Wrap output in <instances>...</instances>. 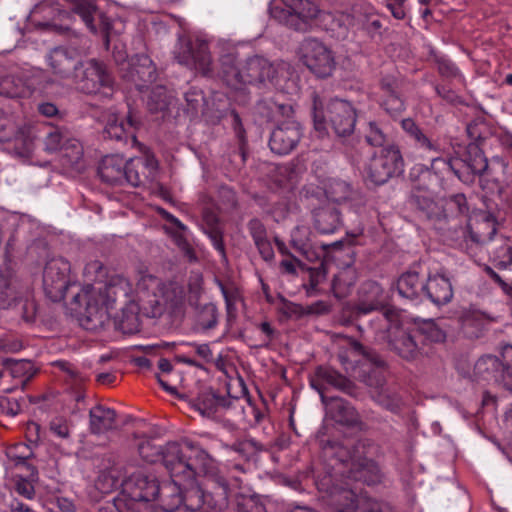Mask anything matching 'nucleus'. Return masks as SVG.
Instances as JSON below:
<instances>
[{"label":"nucleus","instance_id":"nucleus-1","mask_svg":"<svg viewBox=\"0 0 512 512\" xmlns=\"http://www.w3.org/2000/svg\"><path fill=\"white\" fill-rule=\"evenodd\" d=\"M322 449L324 456L335 462L331 464L335 474H340L349 481L363 482L367 485L379 481V467L364 455L365 445L362 442L327 441Z\"/></svg>","mask_w":512,"mask_h":512},{"label":"nucleus","instance_id":"nucleus-2","mask_svg":"<svg viewBox=\"0 0 512 512\" xmlns=\"http://www.w3.org/2000/svg\"><path fill=\"white\" fill-rule=\"evenodd\" d=\"M285 66V63H274L259 55L238 63L234 53H227L220 58V75L226 85L234 89L246 84L269 83L276 86Z\"/></svg>","mask_w":512,"mask_h":512},{"label":"nucleus","instance_id":"nucleus-3","mask_svg":"<svg viewBox=\"0 0 512 512\" xmlns=\"http://www.w3.org/2000/svg\"><path fill=\"white\" fill-rule=\"evenodd\" d=\"M161 279L143 273L140 275L136 292L138 301H126L121 313L114 318V326L123 334H134L140 329L139 313L149 318H157L163 314V305L155 293L159 290Z\"/></svg>","mask_w":512,"mask_h":512},{"label":"nucleus","instance_id":"nucleus-4","mask_svg":"<svg viewBox=\"0 0 512 512\" xmlns=\"http://www.w3.org/2000/svg\"><path fill=\"white\" fill-rule=\"evenodd\" d=\"M439 174L442 172H453L462 182H472L475 176L493 175V168L489 166L488 159L477 142L467 145L466 151L461 160H445L442 157H434L430 167L418 164L410 172L411 178L430 176L431 172Z\"/></svg>","mask_w":512,"mask_h":512},{"label":"nucleus","instance_id":"nucleus-5","mask_svg":"<svg viewBox=\"0 0 512 512\" xmlns=\"http://www.w3.org/2000/svg\"><path fill=\"white\" fill-rule=\"evenodd\" d=\"M312 100L313 123L317 131L326 132L329 124L339 137H346L354 132L357 114L350 102L333 98L324 103L315 93Z\"/></svg>","mask_w":512,"mask_h":512},{"label":"nucleus","instance_id":"nucleus-6","mask_svg":"<svg viewBox=\"0 0 512 512\" xmlns=\"http://www.w3.org/2000/svg\"><path fill=\"white\" fill-rule=\"evenodd\" d=\"M439 220L435 228L458 248H468L466 216L469 212L467 198L462 193L453 194L439 204Z\"/></svg>","mask_w":512,"mask_h":512},{"label":"nucleus","instance_id":"nucleus-7","mask_svg":"<svg viewBox=\"0 0 512 512\" xmlns=\"http://www.w3.org/2000/svg\"><path fill=\"white\" fill-rule=\"evenodd\" d=\"M397 318V313L393 309H386L377 317L380 323L376 330H387L388 346L390 350L406 361H414L422 356L429 354V349L425 343L420 342L415 329L405 330L398 326H393Z\"/></svg>","mask_w":512,"mask_h":512},{"label":"nucleus","instance_id":"nucleus-8","mask_svg":"<svg viewBox=\"0 0 512 512\" xmlns=\"http://www.w3.org/2000/svg\"><path fill=\"white\" fill-rule=\"evenodd\" d=\"M205 487L196 484L195 478L184 481L182 499L188 512H223L228 507V485L210 484L205 480Z\"/></svg>","mask_w":512,"mask_h":512},{"label":"nucleus","instance_id":"nucleus-9","mask_svg":"<svg viewBox=\"0 0 512 512\" xmlns=\"http://www.w3.org/2000/svg\"><path fill=\"white\" fill-rule=\"evenodd\" d=\"M474 376L512 392V345H505L501 357L481 356L474 364Z\"/></svg>","mask_w":512,"mask_h":512},{"label":"nucleus","instance_id":"nucleus-10","mask_svg":"<svg viewBox=\"0 0 512 512\" xmlns=\"http://www.w3.org/2000/svg\"><path fill=\"white\" fill-rule=\"evenodd\" d=\"M283 7L271 8V15L280 23L296 30L305 31L322 10L313 0H281Z\"/></svg>","mask_w":512,"mask_h":512},{"label":"nucleus","instance_id":"nucleus-11","mask_svg":"<svg viewBox=\"0 0 512 512\" xmlns=\"http://www.w3.org/2000/svg\"><path fill=\"white\" fill-rule=\"evenodd\" d=\"M404 171V160L396 145L383 147L373 154L367 166L368 178L376 185H382Z\"/></svg>","mask_w":512,"mask_h":512},{"label":"nucleus","instance_id":"nucleus-12","mask_svg":"<svg viewBox=\"0 0 512 512\" xmlns=\"http://www.w3.org/2000/svg\"><path fill=\"white\" fill-rule=\"evenodd\" d=\"M73 82L85 94H96L102 89L112 90L114 78L107 65L95 58L81 61Z\"/></svg>","mask_w":512,"mask_h":512},{"label":"nucleus","instance_id":"nucleus-13","mask_svg":"<svg viewBox=\"0 0 512 512\" xmlns=\"http://www.w3.org/2000/svg\"><path fill=\"white\" fill-rule=\"evenodd\" d=\"M73 303L81 306L85 303L84 311L80 312V324L88 331H98L109 321V307L90 286L73 296Z\"/></svg>","mask_w":512,"mask_h":512},{"label":"nucleus","instance_id":"nucleus-14","mask_svg":"<svg viewBox=\"0 0 512 512\" xmlns=\"http://www.w3.org/2000/svg\"><path fill=\"white\" fill-rule=\"evenodd\" d=\"M301 59L305 66L319 78L332 74L335 61L331 51L320 41L306 38L300 46Z\"/></svg>","mask_w":512,"mask_h":512},{"label":"nucleus","instance_id":"nucleus-15","mask_svg":"<svg viewBox=\"0 0 512 512\" xmlns=\"http://www.w3.org/2000/svg\"><path fill=\"white\" fill-rule=\"evenodd\" d=\"M70 264L63 258L47 261L43 271V287L49 299L59 302L66 296L69 281Z\"/></svg>","mask_w":512,"mask_h":512},{"label":"nucleus","instance_id":"nucleus-16","mask_svg":"<svg viewBox=\"0 0 512 512\" xmlns=\"http://www.w3.org/2000/svg\"><path fill=\"white\" fill-rule=\"evenodd\" d=\"M174 53L178 63L194 69L204 76L212 74V60L206 42L199 40L182 42Z\"/></svg>","mask_w":512,"mask_h":512},{"label":"nucleus","instance_id":"nucleus-17","mask_svg":"<svg viewBox=\"0 0 512 512\" xmlns=\"http://www.w3.org/2000/svg\"><path fill=\"white\" fill-rule=\"evenodd\" d=\"M161 460L172 479L190 481L195 478V466L187 457L186 441L168 443Z\"/></svg>","mask_w":512,"mask_h":512},{"label":"nucleus","instance_id":"nucleus-18","mask_svg":"<svg viewBox=\"0 0 512 512\" xmlns=\"http://www.w3.org/2000/svg\"><path fill=\"white\" fill-rule=\"evenodd\" d=\"M303 136V128L296 120H283L272 130L269 138L270 150L277 155L291 153Z\"/></svg>","mask_w":512,"mask_h":512},{"label":"nucleus","instance_id":"nucleus-19","mask_svg":"<svg viewBox=\"0 0 512 512\" xmlns=\"http://www.w3.org/2000/svg\"><path fill=\"white\" fill-rule=\"evenodd\" d=\"M71 12L78 15L92 32L101 31L104 33V44L109 49V31L112 28L110 19L102 13L91 0H72Z\"/></svg>","mask_w":512,"mask_h":512},{"label":"nucleus","instance_id":"nucleus-20","mask_svg":"<svg viewBox=\"0 0 512 512\" xmlns=\"http://www.w3.org/2000/svg\"><path fill=\"white\" fill-rule=\"evenodd\" d=\"M140 124L141 122L131 112L125 118L117 114H110L103 129V137L122 142L125 145L130 144L132 147H142L136 137V130Z\"/></svg>","mask_w":512,"mask_h":512},{"label":"nucleus","instance_id":"nucleus-21","mask_svg":"<svg viewBox=\"0 0 512 512\" xmlns=\"http://www.w3.org/2000/svg\"><path fill=\"white\" fill-rule=\"evenodd\" d=\"M313 388L320 394L321 402L325 406L326 414L335 422L356 427L361 424V417L356 409L345 399L337 396H327L323 393V387L313 382Z\"/></svg>","mask_w":512,"mask_h":512},{"label":"nucleus","instance_id":"nucleus-22","mask_svg":"<svg viewBox=\"0 0 512 512\" xmlns=\"http://www.w3.org/2000/svg\"><path fill=\"white\" fill-rule=\"evenodd\" d=\"M406 138L417 150L434 157H440L442 147L438 139L433 138L425 129L412 118H404L400 122Z\"/></svg>","mask_w":512,"mask_h":512},{"label":"nucleus","instance_id":"nucleus-23","mask_svg":"<svg viewBox=\"0 0 512 512\" xmlns=\"http://www.w3.org/2000/svg\"><path fill=\"white\" fill-rule=\"evenodd\" d=\"M186 446L187 457L195 466V474L197 470H200L204 473L205 480L209 481L210 484H227L224 475L216 467L215 459L207 451L192 441H186Z\"/></svg>","mask_w":512,"mask_h":512},{"label":"nucleus","instance_id":"nucleus-24","mask_svg":"<svg viewBox=\"0 0 512 512\" xmlns=\"http://www.w3.org/2000/svg\"><path fill=\"white\" fill-rule=\"evenodd\" d=\"M387 304V295L384 289L375 281H365L359 290V299L354 307L356 317L381 310Z\"/></svg>","mask_w":512,"mask_h":512},{"label":"nucleus","instance_id":"nucleus-25","mask_svg":"<svg viewBox=\"0 0 512 512\" xmlns=\"http://www.w3.org/2000/svg\"><path fill=\"white\" fill-rule=\"evenodd\" d=\"M338 358L347 372L353 370L354 365L359 363L361 358L376 367L385 365V361L375 350L363 346L354 339H350L347 345L340 350Z\"/></svg>","mask_w":512,"mask_h":512},{"label":"nucleus","instance_id":"nucleus-26","mask_svg":"<svg viewBox=\"0 0 512 512\" xmlns=\"http://www.w3.org/2000/svg\"><path fill=\"white\" fill-rule=\"evenodd\" d=\"M81 61L76 50L64 47H56L48 55L49 66L61 79L73 80Z\"/></svg>","mask_w":512,"mask_h":512},{"label":"nucleus","instance_id":"nucleus-27","mask_svg":"<svg viewBox=\"0 0 512 512\" xmlns=\"http://www.w3.org/2000/svg\"><path fill=\"white\" fill-rule=\"evenodd\" d=\"M123 487L133 497L141 499L146 505L148 502L157 499L159 490V481L153 475L135 473L131 475L123 484Z\"/></svg>","mask_w":512,"mask_h":512},{"label":"nucleus","instance_id":"nucleus-28","mask_svg":"<svg viewBox=\"0 0 512 512\" xmlns=\"http://www.w3.org/2000/svg\"><path fill=\"white\" fill-rule=\"evenodd\" d=\"M159 301L175 317H182L185 313V289L177 282L164 283L161 280L159 290L155 293Z\"/></svg>","mask_w":512,"mask_h":512},{"label":"nucleus","instance_id":"nucleus-29","mask_svg":"<svg viewBox=\"0 0 512 512\" xmlns=\"http://www.w3.org/2000/svg\"><path fill=\"white\" fill-rule=\"evenodd\" d=\"M424 296L437 306L449 303L453 298L450 279L444 273L429 275L425 282Z\"/></svg>","mask_w":512,"mask_h":512},{"label":"nucleus","instance_id":"nucleus-30","mask_svg":"<svg viewBox=\"0 0 512 512\" xmlns=\"http://www.w3.org/2000/svg\"><path fill=\"white\" fill-rule=\"evenodd\" d=\"M313 382L323 387V393L326 392V386L334 387L348 395H353L355 390L354 383L344 375L331 367L319 366L315 371V377L311 379V387Z\"/></svg>","mask_w":512,"mask_h":512},{"label":"nucleus","instance_id":"nucleus-31","mask_svg":"<svg viewBox=\"0 0 512 512\" xmlns=\"http://www.w3.org/2000/svg\"><path fill=\"white\" fill-rule=\"evenodd\" d=\"M40 130L36 126L23 125L16 128V131L8 144L14 154L21 158L31 157L35 149V139Z\"/></svg>","mask_w":512,"mask_h":512},{"label":"nucleus","instance_id":"nucleus-32","mask_svg":"<svg viewBox=\"0 0 512 512\" xmlns=\"http://www.w3.org/2000/svg\"><path fill=\"white\" fill-rule=\"evenodd\" d=\"M20 284L8 263L0 265V308H9L20 297Z\"/></svg>","mask_w":512,"mask_h":512},{"label":"nucleus","instance_id":"nucleus-33","mask_svg":"<svg viewBox=\"0 0 512 512\" xmlns=\"http://www.w3.org/2000/svg\"><path fill=\"white\" fill-rule=\"evenodd\" d=\"M396 290L400 297L411 302H418L424 296L425 282L418 272L407 271L396 281Z\"/></svg>","mask_w":512,"mask_h":512},{"label":"nucleus","instance_id":"nucleus-34","mask_svg":"<svg viewBox=\"0 0 512 512\" xmlns=\"http://www.w3.org/2000/svg\"><path fill=\"white\" fill-rule=\"evenodd\" d=\"M128 66V71L124 77L133 82L137 88L142 89L155 81L156 70L149 57H138L136 62L133 61L129 63Z\"/></svg>","mask_w":512,"mask_h":512},{"label":"nucleus","instance_id":"nucleus-35","mask_svg":"<svg viewBox=\"0 0 512 512\" xmlns=\"http://www.w3.org/2000/svg\"><path fill=\"white\" fill-rule=\"evenodd\" d=\"M496 221L491 215H485L481 221L477 222L476 228L467 227V245L463 250H470L474 246H482L491 242L496 235Z\"/></svg>","mask_w":512,"mask_h":512},{"label":"nucleus","instance_id":"nucleus-36","mask_svg":"<svg viewBox=\"0 0 512 512\" xmlns=\"http://www.w3.org/2000/svg\"><path fill=\"white\" fill-rule=\"evenodd\" d=\"M327 498L329 505L337 512H354L361 504L349 482H346L345 486L336 487Z\"/></svg>","mask_w":512,"mask_h":512},{"label":"nucleus","instance_id":"nucleus-37","mask_svg":"<svg viewBox=\"0 0 512 512\" xmlns=\"http://www.w3.org/2000/svg\"><path fill=\"white\" fill-rule=\"evenodd\" d=\"M184 480L172 479L171 481L159 483V492L156 500H159L161 507L166 512H172L179 508L182 503Z\"/></svg>","mask_w":512,"mask_h":512},{"label":"nucleus","instance_id":"nucleus-38","mask_svg":"<svg viewBox=\"0 0 512 512\" xmlns=\"http://www.w3.org/2000/svg\"><path fill=\"white\" fill-rule=\"evenodd\" d=\"M29 457L30 455L19 456L16 463L17 465L25 466L29 471V474L26 476L15 474L12 477V482L14 490L18 495L28 500H33L36 496V490L33 483L37 480L38 471L34 466L27 463V459Z\"/></svg>","mask_w":512,"mask_h":512},{"label":"nucleus","instance_id":"nucleus-39","mask_svg":"<svg viewBox=\"0 0 512 512\" xmlns=\"http://www.w3.org/2000/svg\"><path fill=\"white\" fill-rule=\"evenodd\" d=\"M125 159L120 155L105 156L98 168L101 180L110 185H122L125 178Z\"/></svg>","mask_w":512,"mask_h":512},{"label":"nucleus","instance_id":"nucleus-40","mask_svg":"<svg viewBox=\"0 0 512 512\" xmlns=\"http://www.w3.org/2000/svg\"><path fill=\"white\" fill-rule=\"evenodd\" d=\"M89 425L92 434H103L116 428V411L103 405H96L89 411Z\"/></svg>","mask_w":512,"mask_h":512},{"label":"nucleus","instance_id":"nucleus-41","mask_svg":"<svg viewBox=\"0 0 512 512\" xmlns=\"http://www.w3.org/2000/svg\"><path fill=\"white\" fill-rule=\"evenodd\" d=\"M315 228L322 234L334 233L341 225L339 210L334 206H325L314 211Z\"/></svg>","mask_w":512,"mask_h":512},{"label":"nucleus","instance_id":"nucleus-42","mask_svg":"<svg viewBox=\"0 0 512 512\" xmlns=\"http://www.w3.org/2000/svg\"><path fill=\"white\" fill-rule=\"evenodd\" d=\"M120 484L119 472L114 468L104 469L98 474L90 496L98 501L103 495L114 491Z\"/></svg>","mask_w":512,"mask_h":512},{"label":"nucleus","instance_id":"nucleus-43","mask_svg":"<svg viewBox=\"0 0 512 512\" xmlns=\"http://www.w3.org/2000/svg\"><path fill=\"white\" fill-rule=\"evenodd\" d=\"M130 290L129 282L124 278L112 279L103 288L96 290L98 295L103 297V301L109 307H112L121 298L127 299ZM127 300H125L126 302Z\"/></svg>","mask_w":512,"mask_h":512},{"label":"nucleus","instance_id":"nucleus-44","mask_svg":"<svg viewBox=\"0 0 512 512\" xmlns=\"http://www.w3.org/2000/svg\"><path fill=\"white\" fill-rule=\"evenodd\" d=\"M357 281L354 267H343L332 280V292L338 299L348 296Z\"/></svg>","mask_w":512,"mask_h":512},{"label":"nucleus","instance_id":"nucleus-45","mask_svg":"<svg viewBox=\"0 0 512 512\" xmlns=\"http://www.w3.org/2000/svg\"><path fill=\"white\" fill-rule=\"evenodd\" d=\"M43 144L47 153L61 151L65 142L71 139L69 131L64 127L47 126L43 127Z\"/></svg>","mask_w":512,"mask_h":512},{"label":"nucleus","instance_id":"nucleus-46","mask_svg":"<svg viewBox=\"0 0 512 512\" xmlns=\"http://www.w3.org/2000/svg\"><path fill=\"white\" fill-rule=\"evenodd\" d=\"M218 395L212 389L204 390L193 398L190 404L202 416L217 419Z\"/></svg>","mask_w":512,"mask_h":512},{"label":"nucleus","instance_id":"nucleus-47","mask_svg":"<svg viewBox=\"0 0 512 512\" xmlns=\"http://www.w3.org/2000/svg\"><path fill=\"white\" fill-rule=\"evenodd\" d=\"M2 365L9 371L13 378L21 380L22 388L27 385L37 372L33 363L29 360L5 358L2 360Z\"/></svg>","mask_w":512,"mask_h":512},{"label":"nucleus","instance_id":"nucleus-48","mask_svg":"<svg viewBox=\"0 0 512 512\" xmlns=\"http://www.w3.org/2000/svg\"><path fill=\"white\" fill-rule=\"evenodd\" d=\"M416 335L420 342L425 343H443L446 340V332L439 323L432 319L424 320L417 328ZM429 348V346H427Z\"/></svg>","mask_w":512,"mask_h":512},{"label":"nucleus","instance_id":"nucleus-49","mask_svg":"<svg viewBox=\"0 0 512 512\" xmlns=\"http://www.w3.org/2000/svg\"><path fill=\"white\" fill-rule=\"evenodd\" d=\"M372 397L376 403L393 413H398L403 405V401L398 393L384 384L376 388Z\"/></svg>","mask_w":512,"mask_h":512},{"label":"nucleus","instance_id":"nucleus-50","mask_svg":"<svg viewBox=\"0 0 512 512\" xmlns=\"http://www.w3.org/2000/svg\"><path fill=\"white\" fill-rule=\"evenodd\" d=\"M61 152L64 166L77 171L83 169V147L77 139L71 137L68 142H65V146L61 149Z\"/></svg>","mask_w":512,"mask_h":512},{"label":"nucleus","instance_id":"nucleus-51","mask_svg":"<svg viewBox=\"0 0 512 512\" xmlns=\"http://www.w3.org/2000/svg\"><path fill=\"white\" fill-rule=\"evenodd\" d=\"M224 478L228 485V498L236 492H251L246 478V467L244 464H233L228 470V476Z\"/></svg>","mask_w":512,"mask_h":512},{"label":"nucleus","instance_id":"nucleus-52","mask_svg":"<svg viewBox=\"0 0 512 512\" xmlns=\"http://www.w3.org/2000/svg\"><path fill=\"white\" fill-rule=\"evenodd\" d=\"M411 203L415 206L422 217L432 222L434 227L436 226V221L440 219V203H437L430 197L422 194H413L411 197Z\"/></svg>","mask_w":512,"mask_h":512},{"label":"nucleus","instance_id":"nucleus-53","mask_svg":"<svg viewBox=\"0 0 512 512\" xmlns=\"http://www.w3.org/2000/svg\"><path fill=\"white\" fill-rule=\"evenodd\" d=\"M196 326L203 331L211 330L218 324V309L213 303H205L194 308Z\"/></svg>","mask_w":512,"mask_h":512},{"label":"nucleus","instance_id":"nucleus-54","mask_svg":"<svg viewBox=\"0 0 512 512\" xmlns=\"http://www.w3.org/2000/svg\"><path fill=\"white\" fill-rule=\"evenodd\" d=\"M324 191L329 200L337 203L348 200L352 194L350 184L338 178L328 179Z\"/></svg>","mask_w":512,"mask_h":512},{"label":"nucleus","instance_id":"nucleus-55","mask_svg":"<svg viewBox=\"0 0 512 512\" xmlns=\"http://www.w3.org/2000/svg\"><path fill=\"white\" fill-rule=\"evenodd\" d=\"M320 19L323 22L329 23V28L332 31L338 30V33L345 36L350 27L355 26V17L346 13L332 14L322 11Z\"/></svg>","mask_w":512,"mask_h":512},{"label":"nucleus","instance_id":"nucleus-56","mask_svg":"<svg viewBox=\"0 0 512 512\" xmlns=\"http://www.w3.org/2000/svg\"><path fill=\"white\" fill-rule=\"evenodd\" d=\"M117 512H147L148 505L130 495L123 487V490L113 499Z\"/></svg>","mask_w":512,"mask_h":512},{"label":"nucleus","instance_id":"nucleus-57","mask_svg":"<svg viewBox=\"0 0 512 512\" xmlns=\"http://www.w3.org/2000/svg\"><path fill=\"white\" fill-rule=\"evenodd\" d=\"M492 248L493 261L499 268L506 269L512 266V244L509 239L500 237Z\"/></svg>","mask_w":512,"mask_h":512},{"label":"nucleus","instance_id":"nucleus-58","mask_svg":"<svg viewBox=\"0 0 512 512\" xmlns=\"http://www.w3.org/2000/svg\"><path fill=\"white\" fill-rule=\"evenodd\" d=\"M171 96L164 87L158 86L151 91L147 106L150 112H164L171 103Z\"/></svg>","mask_w":512,"mask_h":512},{"label":"nucleus","instance_id":"nucleus-59","mask_svg":"<svg viewBox=\"0 0 512 512\" xmlns=\"http://www.w3.org/2000/svg\"><path fill=\"white\" fill-rule=\"evenodd\" d=\"M235 498L237 512H266L265 506L251 492H236Z\"/></svg>","mask_w":512,"mask_h":512},{"label":"nucleus","instance_id":"nucleus-60","mask_svg":"<svg viewBox=\"0 0 512 512\" xmlns=\"http://www.w3.org/2000/svg\"><path fill=\"white\" fill-rule=\"evenodd\" d=\"M24 87L20 78L13 75L0 76V96L15 98L23 94Z\"/></svg>","mask_w":512,"mask_h":512},{"label":"nucleus","instance_id":"nucleus-61","mask_svg":"<svg viewBox=\"0 0 512 512\" xmlns=\"http://www.w3.org/2000/svg\"><path fill=\"white\" fill-rule=\"evenodd\" d=\"M365 139L371 146L383 147L388 142V135L380 123L370 121L365 131Z\"/></svg>","mask_w":512,"mask_h":512},{"label":"nucleus","instance_id":"nucleus-62","mask_svg":"<svg viewBox=\"0 0 512 512\" xmlns=\"http://www.w3.org/2000/svg\"><path fill=\"white\" fill-rule=\"evenodd\" d=\"M138 452L143 460L155 463L162 459L164 448L157 446L150 438H145L138 444Z\"/></svg>","mask_w":512,"mask_h":512},{"label":"nucleus","instance_id":"nucleus-63","mask_svg":"<svg viewBox=\"0 0 512 512\" xmlns=\"http://www.w3.org/2000/svg\"><path fill=\"white\" fill-rule=\"evenodd\" d=\"M227 448L237 453L243 460L248 461L261 450V445L253 439H244L234 442Z\"/></svg>","mask_w":512,"mask_h":512},{"label":"nucleus","instance_id":"nucleus-64","mask_svg":"<svg viewBox=\"0 0 512 512\" xmlns=\"http://www.w3.org/2000/svg\"><path fill=\"white\" fill-rule=\"evenodd\" d=\"M435 62L437 64V70L442 77L447 79H458L460 82L464 81V77L458 67L447 57L436 56Z\"/></svg>","mask_w":512,"mask_h":512}]
</instances>
